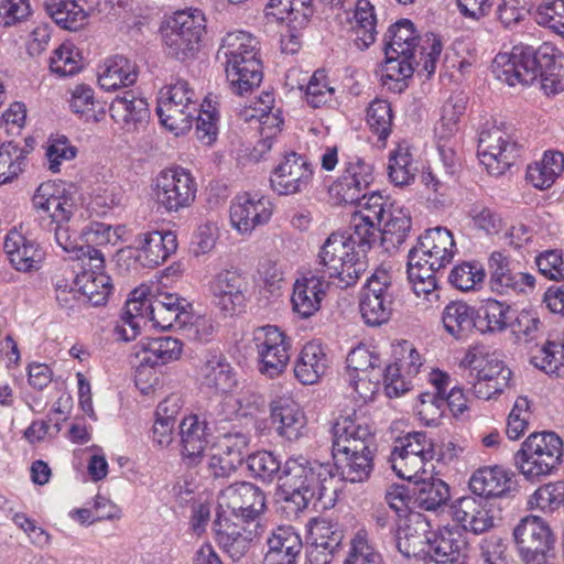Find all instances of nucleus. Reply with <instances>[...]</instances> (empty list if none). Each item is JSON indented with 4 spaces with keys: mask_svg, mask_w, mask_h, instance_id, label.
I'll list each match as a JSON object with an SVG mask.
<instances>
[{
    "mask_svg": "<svg viewBox=\"0 0 564 564\" xmlns=\"http://www.w3.org/2000/svg\"><path fill=\"white\" fill-rule=\"evenodd\" d=\"M416 166L408 147L399 144L390 152L388 175L395 186H408L414 182Z\"/></svg>",
    "mask_w": 564,
    "mask_h": 564,
    "instance_id": "603ef678",
    "label": "nucleus"
},
{
    "mask_svg": "<svg viewBox=\"0 0 564 564\" xmlns=\"http://www.w3.org/2000/svg\"><path fill=\"white\" fill-rule=\"evenodd\" d=\"M152 310L149 311L153 326L161 329L177 328L187 323L192 305L174 293L153 296Z\"/></svg>",
    "mask_w": 564,
    "mask_h": 564,
    "instance_id": "f704fd0d",
    "label": "nucleus"
},
{
    "mask_svg": "<svg viewBox=\"0 0 564 564\" xmlns=\"http://www.w3.org/2000/svg\"><path fill=\"white\" fill-rule=\"evenodd\" d=\"M313 175L314 169L308 159L292 151L274 167L270 184L279 195H295L310 187Z\"/></svg>",
    "mask_w": 564,
    "mask_h": 564,
    "instance_id": "6ab92c4d",
    "label": "nucleus"
},
{
    "mask_svg": "<svg viewBox=\"0 0 564 564\" xmlns=\"http://www.w3.org/2000/svg\"><path fill=\"white\" fill-rule=\"evenodd\" d=\"M245 278L237 270H223L209 283L214 304L223 312L234 314L245 302Z\"/></svg>",
    "mask_w": 564,
    "mask_h": 564,
    "instance_id": "c85d7f7f",
    "label": "nucleus"
},
{
    "mask_svg": "<svg viewBox=\"0 0 564 564\" xmlns=\"http://www.w3.org/2000/svg\"><path fill=\"white\" fill-rule=\"evenodd\" d=\"M272 216V204L264 196L245 193L238 195L230 206V221L237 231L242 235L267 224Z\"/></svg>",
    "mask_w": 564,
    "mask_h": 564,
    "instance_id": "4be33fe9",
    "label": "nucleus"
},
{
    "mask_svg": "<svg viewBox=\"0 0 564 564\" xmlns=\"http://www.w3.org/2000/svg\"><path fill=\"white\" fill-rule=\"evenodd\" d=\"M198 107L194 89L186 80L176 79L160 90L156 113L167 130L180 135L192 128Z\"/></svg>",
    "mask_w": 564,
    "mask_h": 564,
    "instance_id": "1a4fd4ad",
    "label": "nucleus"
},
{
    "mask_svg": "<svg viewBox=\"0 0 564 564\" xmlns=\"http://www.w3.org/2000/svg\"><path fill=\"white\" fill-rule=\"evenodd\" d=\"M137 78L135 64L122 55H116L105 62L98 75V83L104 90L112 91L133 85Z\"/></svg>",
    "mask_w": 564,
    "mask_h": 564,
    "instance_id": "58836bf2",
    "label": "nucleus"
},
{
    "mask_svg": "<svg viewBox=\"0 0 564 564\" xmlns=\"http://www.w3.org/2000/svg\"><path fill=\"white\" fill-rule=\"evenodd\" d=\"M177 238L170 230H150L134 237L133 246L121 250L119 261L133 259L143 268L164 263L177 250Z\"/></svg>",
    "mask_w": 564,
    "mask_h": 564,
    "instance_id": "4468645a",
    "label": "nucleus"
},
{
    "mask_svg": "<svg viewBox=\"0 0 564 564\" xmlns=\"http://www.w3.org/2000/svg\"><path fill=\"white\" fill-rule=\"evenodd\" d=\"M432 469H434V466ZM399 476L408 479L414 503L426 511H443L451 500L449 486L427 468H417L413 473L399 470Z\"/></svg>",
    "mask_w": 564,
    "mask_h": 564,
    "instance_id": "a211bd4d",
    "label": "nucleus"
},
{
    "mask_svg": "<svg viewBox=\"0 0 564 564\" xmlns=\"http://www.w3.org/2000/svg\"><path fill=\"white\" fill-rule=\"evenodd\" d=\"M180 435L183 460L188 467L197 466L214 438L208 422L196 414L186 416L180 424Z\"/></svg>",
    "mask_w": 564,
    "mask_h": 564,
    "instance_id": "393cba45",
    "label": "nucleus"
},
{
    "mask_svg": "<svg viewBox=\"0 0 564 564\" xmlns=\"http://www.w3.org/2000/svg\"><path fill=\"white\" fill-rule=\"evenodd\" d=\"M488 267L490 289L500 295L527 293L535 286V278L530 273L513 272L507 256L500 251L491 253Z\"/></svg>",
    "mask_w": 564,
    "mask_h": 564,
    "instance_id": "5701e85b",
    "label": "nucleus"
},
{
    "mask_svg": "<svg viewBox=\"0 0 564 564\" xmlns=\"http://www.w3.org/2000/svg\"><path fill=\"white\" fill-rule=\"evenodd\" d=\"M491 72L495 77L508 84L531 85L540 78L546 95L564 90V55L555 46L543 43L539 48L516 45L510 52L496 55Z\"/></svg>",
    "mask_w": 564,
    "mask_h": 564,
    "instance_id": "f03ea898",
    "label": "nucleus"
},
{
    "mask_svg": "<svg viewBox=\"0 0 564 564\" xmlns=\"http://www.w3.org/2000/svg\"><path fill=\"white\" fill-rule=\"evenodd\" d=\"M213 528L219 546L232 561L238 562L246 555L250 546V540L230 518L217 513Z\"/></svg>",
    "mask_w": 564,
    "mask_h": 564,
    "instance_id": "4c0bfd02",
    "label": "nucleus"
},
{
    "mask_svg": "<svg viewBox=\"0 0 564 564\" xmlns=\"http://www.w3.org/2000/svg\"><path fill=\"white\" fill-rule=\"evenodd\" d=\"M400 446H395L391 453L392 468L399 475L397 460L404 462L405 467L412 466L426 468V465L434 457L433 443L425 432H412L400 440Z\"/></svg>",
    "mask_w": 564,
    "mask_h": 564,
    "instance_id": "473e14b6",
    "label": "nucleus"
},
{
    "mask_svg": "<svg viewBox=\"0 0 564 564\" xmlns=\"http://www.w3.org/2000/svg\"><path fill=\"white\" fill-rule=\"evenodd\" d=\"M444 328L453 337L463 339L477 329V310L463 301H453L443 310Z\"/></svg>",
    "mask_w": 564,
    "mask_h": 564,
    "instance_id": "a19ab883",
    "label": "nucleus"
},
{
    "mask_svg": "<svg viewBox=\"0 0 564 564\" xmlns=\"http://www.w3.org/2000/svg\"><path fill=\"white\" fill-rule=\"evenodd\" d=\"M216 451L241 466L250 456V436L241 431H230L217 437Z\"/></svg>",
    "mask_w": 564,
    "mask_h": 564,
    "instance_id": "bf43d9fd",
    "label": "nucleus"
},
{
    "mask_svg": "<svg viewBox=\"0 0 564 564\" xmlns=\"http://www.w3.org/2000/svg\"><path fill=\"white\" fill-rule=\"evenodd\" d=\"M197 191L194 175L180 165L160 171L153 181L156 204L167 214L189 208L196 200Z\"/></svg>",
    "mask_w": 564,
    "mask_h": 564,
    "instance_id": "9d476101",
    "label": "nucleus"
},
{
    "mask_svg": "<svg viewBox=\"0 0 564 564\" xmlns=\"http://www.w3.org/2000/svg\"><path fill=\"white\" fill-rule=\"evenodd\" d=\"M68 223H61L50 226L48 231H54L56 243L67 253H72V258L80 263L93 264L97 268L102 262V252L89 243H78L76 234H70L67 226Z\"/></svg>",
    "mask_w": 564,
    "mask_h": 564,
    "instance_id": "ea45409f",
    "label": "nucleus"
},
{
    "mask_svg": "<svg viewBox=\"0 0 564 564\" xmlns=\"http://www.w3.org/2000/svg\"><path fill=\"white\" fill-rule=\"evenodd\" d=\"M338 274H327L333 283L339 289H347L355 285L360 279V275L366 271L367 264L364 260V254L360 251H354L349 257L340 258Z\"/></svg>",
    "mask_w": 564,
    "mask_h": 564,
    "instance_id": "e2e57ef3",
    "label": "nucleus"
},
{
    "mask_svg": "<svg viewBox=\"0 0 564 564\" xmlns=\"http://www.w3.org/2000/svg\"><path fill=\"white\" fill-rule=\"evenodd\" d=\"M534 19L564 39V0H543L535 9Z\"/></svg>",
    "mask_w": 564,
    "mask_h": 564,
    "instance_id": "0e129e2a",
    "label": "nucleus"
},
{
    "mask_svg": "<svg viewBox=\"0 0 564 564\" xmlns=\"http://www.w3.org/2000/svg\"><path fill=\"white\" fill-rule=\"evenodd\" d=\"M454 521L460 525L455 528L462 531L464 538L467 531L474 534H481L495 525V517L489 501L478 497H463L451 506ZM467 541V539H465Z\"/></svg>",
    "mask_w": 564,
    "mask_h": 564,
    "instance_id": "b1692460",
    "label": "nucleus"
},
{
    "mask_svg": "<svg viewBox=\"0 0 564 564\" xmlns=\"http://www.w3.org/2000/svg\"><path fill=\"white\" fill-rule=\"evenodd\" d=\"M343 538V530L337 522L327 518L314 520L310 528V561L316 564H329Z\"/></svg>",
    "mask_w": 564,
    "mask_h": 564,
    "instance_id": "cd10ccee",
    "label": "nucleus"
},
{
    "mask_svg": "<svg viewBox=\"0 0 564 564\" xmlns=\"http://www.w3.org/2000/svg\"><path fill=\"white\" fill-rule=\"evenodd\" d=\"M328 368L327 355H299L294 375L303 384H314Z\"/></svg>",
    "mask_w": 564,
    "mask_h": 564,
    "instance_id": "69168bd1",
    "label": "nucleus"
},
{
    "mask_svg": "<svg viewBox=\"0 0 564 564\" xmlns=\"http://www.w3.org/2000/svg\"><path fill=\"white\" fill-rule=\"evenodd\" d=\"M477 153L488 173L500 176L514 164L519 149L503 129L494 124L480 131Z\"/></svg>",
    "mask_w": 564,
    "mask_h": 564,
    "instance_id": "2eb2a0df",
    "label": "nucleus"
},
{
    "mask_svg": "<svg viewBox=\"0 0 564 564\" xmlns=\"http://www.w3.org/2000/svg\"><path fill=\"white\" fill-rule=\"evenodd\" d=\"M375 437L365 417L340 416L333 426V470L343 480L361 482L373 469Z\"/></svg>",
    "mask_w": 564,
    "mask_h": 564,
    "instance_id": "7ed1b4c3",
    "label": "nucleus"
},
{
    "mask_svg": "<svg viewBox=\"0 0 564 564\" xmlns=\"http://www.w3.org/2000/svg\"><path fill=\"white\" fill-rule=\"evenodd\" d=\"M409 521L397 535V547L405 557H424L426 564H466L468 542L462 531L444 528L431 540L422 514H413Z\"/></svg>",
    "mask_w": 564,
    "mask_h": 564,
    "instance_id": "20e7f679",
    "label": "nucleus"
},
{
    "mask_svg": "<svg viewBox=\"0 0 564 564\" xmlns=\"http://www.w3.org/2000/svg\"><path fill=\"white\" fill-rule=\"evenodd\" d=\"M45 11L58 26L68 31H77L88 21V12L74 0H51L45 3Z\"/></svg>",
    "mask_w": 564,
    "mask_h": 564,
    "instance_id": "49530a36",
    "label": "nucleus"
},
{
    "mask_svg": "<svg viewBox=\"0 0 564 564\" xmlns=\"http://www.w3.org/2000/svg\"><path fill=\"white\" fill-rule=\"evenodd\" d=\"M411 227L412 220L409 212L387 200V213L380 226L382 243H386L387 248L399 247L409 236Z\"/></svg>",
    "mask_w": 564,
    "mask_h": 564,
    "instance_id": "79ce46f5",
    "label": "nucleus"
},
{
    "mask_svg": "<svg viewBox=\"0 0 564 564\" xmlns=\"http://www.w3.org/2000/svg\"><path fill=\"white\" fill-rule=\"evenodd\" d=\"M359 310L365 323L369 326H380L386 324L393 311V301L360 296Z\"/></svg>",
    "mask_w": 564,
    "mask_h": 564,
    "instance_id": "338daca9",
    "label": "nucleus"
},
{
    "mask_svg": "<svg viewBox=\"0 0 564 564\" xmlns=\"http://www.w3.org/2000/svg\"><path fill=\"white\" fill-rule=\"evenodd\" d=\"M247 466L254 478L265 482L276 479L280 482L283 463L272 452L260 451L250 454Z\"/></svg>",
    "mask_w": 564,
    "mask_h": 564,
    "instance_id": "4d7b16f0",
    "label": "nucleus"
},
{
    "mask_svg": "<svg viewBox=\"0 0 564 564\" xmlns=\"http://www.w3.org/2000/svg\"><path fill=\"white\" fill-rule=\"evenodd\" d=\"M264 508L263 491L251 482L241 481L228 486L220 492L217 513L248 521L254 520Z\"/></svg>",
    "mask_w": 564,
    "mask_h": 564,
    "instance_id": "f3484780",
    "label": "nucleus"
},
{
    "mask_svg": "<svg viewBox=\"0 0 564 564\" xmlns=\"http://www.w3.org/2000/svg\"><path fill=\"white\" fill-rule=\"evenodd\" d=\"M205 31V15L198 9L176 11L161 28L162 40L169 55L178 61L196 56Z\"/></svg>",
    "mask_w": 564,
    "mask_h": 564,
    "instance_id": "6e6552de",
    "label": "nucleus"
},
{
    "mask_svg": "<svg viewBox=\"0 0 564 564\" xmlns=\"http://www.w3.org/2000/svg\"><path fill=\"white\" fill-rule=\"evenodd\" d=\"M263 564H297L303 543L291 525H280L270 531L265 540Z\"/></svg>",
    "mask_w": 564,
    "mask_h": 564,
    "instance_id": "bb28decb",
    "label": "nucleus"
},
{
    "mask_svg": "<svg viewBox=\"0 0 564 564\" xmlns=\"http://www.w3.org/2000/svg\"><path fill=\"white\" fill-rule=\"evenodd\" d=\"M325 293L326 284L323 278L307 274L296 279L291 296L293 312L301 318L313 316L319 311Z\"/></svg>",
    "mask_w": 564,
    "mask_h": 564,
    "instance_id": "72a5a7b5",
    "label": "nucleus"
},
{
    "mask_svg": "<svg viewBox=\"0 0 564 564\" xmlns=\"http://www.w3.org/2000/svg\"><path fill=\"white\" fill-rule=\"evenodd\" d=\"M23 225L6 235L3 250L11 267L21 273H34L42 269L45 251L34 239L22 231Z\"/></svg>",
    "mask_w": 564,
    "mask_h": 564,
    "instance_id": "412c9836",
    "label": "nucleus"
},
{
    "mask_svg": "<svg viewBox=\"0 0 564 564\" xmlns=\"http://www.w3.org/2000/svg\"><path fill=\"white\" fill-rule=\"evenodd\" d=\"M152 300L153 297L148 294V288H138L131 292L122 308L121 319L131 326L132 334L141 324L151 322L152 314L149 311L152 310Z\"/></svg>",
    "mask_w": 564,
    "mask_h": 564,
    "instance_id": "3c124183",
    "label": "nucleus"
},
{
    "mask_svg": "<svg viewBox=\"0 0 564 564\" xmlns=\"http://www.w3.org/2000/svg\"><path fill=\"white\" fill-rule=\"evenodd\" d=\"M373 182V165L357 154H347L341 175L329 186L328 193L337 205L366 202L367 189Z\"/></svg>",
    "mask_w": 564,
    "mask_h": 564,
    "instance_id": "f8f14e48",
    "label": "nucleus"
},
{
    "mask_svg": "<svg viewBox=\"0 0 564 564\" xmlns=\"http://www.w3.org/2000/svg\"><path fill=\"white\" fill-rule=\"evenodd\" d=\"M110 116L126 132H134L150 116L145 98L133 90H124L116 96L109 107Z\"/></svg>",
    "mask_w": 564,
    "mask_h": 564,
    "instance_id": "7c9ffc66",
    "label": "nucleus"
},
{
    "mask_svg": "<svg viewBox=\"0 0 564 564\" xmlns=\"http://www.w3.org/2000/svg\"><path fill=\"white\" fill-rule=\"evenodd\" d=\"M466 97L463 95L452 96L442 108L441 119L435 127V134L440 140H448L459 130L460 117L466 110Z\"/></svg>",
    "mask_w": 564,
    "mask_h": 564,
    "instance_id": "5fc2aeb1",
    "label": "nucleus"
},
{
    "mask_svg": "<svg viewBox=\"0 0 564 564\" xmlns=\"http://www.w3.org/2000/svg\"><path fill=\"white\" fill-rule=\"evenodd\" d=\"M411 251L426 258L432 265L444 268L453 260L456 245L453 234L447 228L435 227L425 230Z\"/></svg>",
    "mask_w": 564,
    "mask_h": 564,
    "instance_id": "c756f323",
    "label": "nucleus"
},
{
    "mask_svg": "<svg viewBox=\"0 0 564 564\" xmlns=\"http://www.w3.org/2000/svg\"><path fill=\"white\" fill-rule=\"evenodd\" d=\"M54 295L59 308L70 312L80 306L85 302L79 288L76 286V281L73 272L68 274H55L52 279Z\"/></svg>",
    "mask_w": 564,
    "mask_h": 564,
    "instance_id": "13d9d810",
    "label": "nucleus"
},
{
    "mask_svg": "<svg viewBox=\"0 0 564 564\" xmlns=\"http://www.w3.org/2000/svg\"><path fill=\"white\" fill-rule=\"evenodd\" d=\"M218 118V111L210 100L205 99L203 104H199L194 120H196V135L202 143L210 145L216 141Z\"/></svg>",
    "mask_w": 564,
    "mask_h": 564,
    "instance_id": "680f3d73",
    "label": "nucleus"
},
{
    "mask_svg": "<svg viewBox=\"0 0 564 564\" xmlns=\"http://www.w3.org/2000/svg\"><path fill=\"white\" fill-rule=\"evenodd\" d=\"M291 349L289 337L274 325L256 328L243 334L236 343L237 352H286Z\"/></svg>",
    "mask_w": 564,
    "mask_h": 564,
    "instance_id": "e433bc0d",
    "label": "nucleus"
},
{
    "mask_svg": "<svg viewBox=\"0 0 564 564\" xmlns=\"http://www.w3.org/2000/svg\"><path fill=\"white\" fill-rule=\"evenodd\" d=\"M360 209L351 216V232L346 236L348 242L361 249L365 253L376 241L381 223L387 213V199L378 193H372L366 202L359 204Z\"/></svg>",
    "mask_w": 564,
    "mask_h": 564,
    "instance_id": "dca6fc26",
    "label": "nucleus"
},
{
    "mask_svg": "<svg viewBox=\"0 0 564 564\" xmlns=\"http://www.w3.org/2000/svg\"><path fill=\"white\" fill-rule=\"evenodd\" d=\"M459 367L468 370L474 394L482 400L500 394L511 378V370L496 355H465Z\"/></svg>",
    "mask_w": 564,
    "mask_h": 564,
    "instance_id": "9b49d317",
    "label": "nucleus"
},
{
    "mask_svg": "<svg viewBox=\"0 0 564 564\" xmlns=\"http://www.w3.org/2000/svg\"><path fill=\"white\" fill-rule=\"evenodd\" d=\"M217 58L225 66L232 93L242 96L261 84L260 42L251 33L241 30L228 32L221 40Z\"/></svg>",
    "mask_w": 564,
    "mask_h": 564,
    "instance_id": "423d86ee",
    "label": "nucleus"
},
{
    "mask_svg": "<svg viewBox=\"0 0 564 564\" xmlns=\"http://www.w3.org/2000/svg\"><path fill=\"white\" fill-rule=\"evenodd\" d=\"M203 384L226 393L236 384V377L224 355H209L199 368Z\"/></svg>",
    "mask_w": 564,
    "mask_h": 564,
    "instance_id": "c03bdc74",
    "label": "nucleus"
},
{
    "mask_svg": "<svg viewBox=\"0 0 564 564\" xmlns=\"http://www.w3.org/2000/svg\"><path fill=\"white\" fill-rule=\"evenodd\" d=\"M32 205L36 212L45 215L42 220H47V227L68 223L76 209L75 193L64 184L42 183L32 197Z\"/></svg>",
    "mask_w": 564,
    "mask_h": 564,
    "instance_id": "aec40b11",
    "label": "nucleus"
},
{
    "mask_svg": "<svg viewBox=\"0 0 564 564\" xmlns=\"http://www.w3.org/2000/svg\"><path fill=\"white\" fill-rule=\"evenodd\" d=\"M354 19L355 22L351 26L354 42L358 48H367L375 42L377 34L373 6L368 0H358L355 6Z\"/></svg>",
    "mask_w": 564,
    "mask_h": 564,
    "instance_id": "09e8293b",
    "label": "nucleus"
},
{
    "mask_svg": "<svg viewBox=\"0 0 564 564\" xmlns=\"http://www.w3.org/2000/svg\"><path fill=\"white\" fill-rule=\"evenodd\" d=\"M563 441L552 431L530 434L513 455L514 466L531 482L541 481L562 464Z\"/></svg>",
    "mask_w": 564,
    "mask_h": 564,
    "instance_id": "0eeeda50",
    "label": "nucleus"
},
{
    "mask_svg": "<svg viewBox=\"0 0 564 564\" xmlns=\"http://www.w3.org/2000/svg\"><path fill=\"white\" fill-rule=\"evenodd\" d=\"M69 107L85 122H99L105 116L104 105L95 98L91 86L86 84L70 89Z\"/></svg>",
    "mask_w": 564,
    "mask_h": 564,
    "instance_id": "de8ad7c7",
    "label": "nucleus"
},
{
    "mask_svg": "<svg viewBox=\"0 0 564 564\" xmlns=\"http://www.w3.org/2000/svg\"><path fill=\"white\" fill-rule=\"evenodd\" d=\"M32 143V139H25L24 147H20L14 141L0 143V184L13 181L23 172Z\"/></svg>",
    "mask_w": 564,
    "mask_h": 564,
    "instance_id": "a18cd8bd",
    "label": "nucleus"
},
{
    "mask_svg": "<svg viewBox=\"0 0 564 564\" xmlns=\"http://www.w3.org/2000/svg\"><path fill=\"white\" fill-rule=\"evenodd\" d=\"M344 564H382V557L369 543L364 531L350 540V549Z\"/></svg>",
    "mask_w": 564,
    "mask_h": 564,
    "instance_id": "774afa93",
    "label": "nucleus"
},
{
    "mask_svg": "<svg viewBox=\"0 0 564 564\" xmlns=\"http://www.w3.org/2000/svg\"><path fill=\"white\" fill-rule=\"evenodd\" d=\"M564 171V155L557 151H546L541 161L527 169V181L535 188L546 189Z\"/></svg>",
    "mask_w": 564,
    "mask_h": 564,
    "instance_id": "37998d69",
    "label": "nucleus"
},
{
    "mask_svg": "<svg viewBox=\"0 0 564 564\" xmlns=\"http://www.w3.org/2000/svg\"><path fill=\"white\" fill-rule=\"evenodd\" d=\"M514 474L500 467H484L475 471L469 480L471 492L489 501L490 498L503 497L512 490Z\"/></svg>",
    "mask_w": 564,
    "mask_h": 564,
    "instance_id": "c9c22d12",
    "label": "nucleus"
},
{
    "mask_svg": "<svg viewBox=\"0 0 564 564\" xmlns=\"http://www.w3.org/2000/svg\"><path fill=\"white\" fill-rule=\"evenodd\" d=\"M82 68V58L74 44L67 42L57 47L50 59V69L59 77L77 74Z\"/></svg>",
    "mask_w": 564,
    "mask_h": 564,
    "instance_id": "052dcab7",
    "label": "nucleus"
},
{
    "mask_svg": "<svg viewBox=\"0 0 564 564\" xmlns=\"http://www.w3.org/2000/svg\"><path fill=\"white\" fill-rule=\"evenodd\" d=\"M510 306L497 300H488L477 311V330L481 334L505 330L509 325Z\"/></svg>",
    "mask_w": 564,
    "mask_h": 564,
    "instance_id": "864d4df0",
    "label": "nucleus"
},
{
    "mask_svg": "<svg viewBox=\"0 0 564 564\" xmlns=\"http://www.w3.org/2000/svg\"><path fill=\"white\" fill-rule=\"evenodd\" d=\"M354 251H356L355 247L348 242L345 234H332L322 246L318 254L323 272L325 274H338V268L343 265L341 262L339 263L340 258L349 257Z\"/></svg>",
    "mask_w": 564,
    "mask_h": 564,
    "instance_id": "8fccbe9b",
    "label": "nucleus"
},
{
    "mask_svg": "<svg viewBox=\"0 0 564 564\" xmlns=\"http://www.w3.org/2000/svg\"><path fill=\"white\" fill-rule=\"evenodd\" d=\"M441 52L442 43L435 34L417 36L410 20L395 22L384 35L383 85L394 93L404 91L415 66L422 65L427 76L434 74Z\"/></svg>",
    "mask_w": 564,
    "mask_h": 564,
    "instance_id": "f257e3e1",
    "label": "nucleus"
},
{
    "mask_svg": "<svg viewBox=\"0 0 564 564\" xmlns=\"http://www.w3.org/2000/svg\"><path fill=\"white\" fill-rule=\"evenodd\" d=\"M271 421L276 434L288 442L300 440L305 432L306 417L293 399L281 397L270 404Z\"/></svg>",
    "mask_w": 564,
    "mask_h": 564,
    "instance_id": "a878e982",
    "label": "nucleus"
},
{
    "mask_svg": "<svg viewBox=\"0 0 564 564\" xmlns=\"http://www.w3.org/2000/svg\"><path fill=\"white\" fill-rule=\"evenodd\" d=\"M334 476L330 464L311 460L303 455L288 457L280 479L283 509L288 516L296 518L313 500H322Z\"/></svg>",
    "mask_w": 564,
    "mask_h": 564,
    "instance_id": "39448f33",
    "label": "nucleus"
},
{
    "mask_svg": "<svg viewBox=\"0 0 564 564\" xmlns=\"http://www.w3.org/2000/svg\"><path fill=\"white\" fill-rule=\"evenodd\" d=\"M82 271L75 275L76 286L85 300L93 306L105 305L113 289L111 279L105 272V256L97 268L93 264L80 263Z\"/></svg>",
    "mask_w": 564,
    "mask_h": 564,
    "instance_id": "2f4dec72",
    "label": "nucleus"
},
{
    "mask_svg": "<svg viewBox=\"0 0 564 564\" xmlns=\"http://www.w3.org/2000/svg\"><path fill=\"white\" fill-rule=\"evenodd\" d=\"M393 113L387 100L375 99L367 108L366 121L370 131L378 137V141L384 147L392 131Z\"/></svg>",
    "mask_w": 564,
    "mask_h": 564,
    "instance_id": "6e6d98bb",
    "label": "nucleus"
},
{
    "mask_svg": "<svg viewBox=\"0 0 564 564\" xmlns=\"http://www.w3.org/2000/svg\"><path fill=\"white\" fill-rule=\"evenodd\" d=\"M513 541L525 564H544L555 539L544 519L527 516L513 529Z\"/></svg>",
    "mask_w": 564,
    "mask_h": 564,
    "instance_id": "ddd939ff",
    "label": "nucleus"
}]
</instances>
